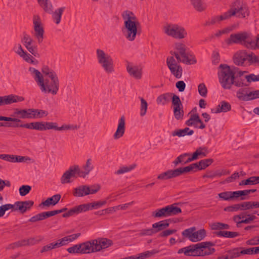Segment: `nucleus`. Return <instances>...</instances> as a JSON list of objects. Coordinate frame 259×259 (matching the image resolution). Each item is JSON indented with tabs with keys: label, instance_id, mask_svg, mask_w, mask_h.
Wrapping results in <instances>:
<instances>
[{
	"label": "nucleus",
	"instance_id": "obj_1",
	"mask_svg": "<svg viewBox=\"0 0 259 259\" xmlns=\"http://www.w3.org/2000/svg\"><path fill=\"white\" fill-rule=\"evenodd\" d=\"M29 71L42 93L53 96L58 94L60 81L57 75L50 78H44L40 72L34 68H29Z\"/></svg>",
	"mask_w": 259,
	"mask_h": 259
},
{
	"label": "nucleus",
	"instance_id": "obj_2",
	"mask_svg": "<svg viewBox=\"0 0 259 259\" xmlns=\"http://www.w3.org/2000/svg\"><path fill=\"white\" fill-rule=\"evenodd\" d=\"M122 17L124 20V25L122 29L123 34L128 41H134L137 35L140 34V23L135 14L131 11H124L122 14Z\"/></svg>",
	"mask_w": 259,
	"mask_h": 259
},
{
	"label": "nucleus",
	"instance_id": "obj_3",
	"mask_svg": "<svg viewBox=\"0 0 259 259\" xmlns=\"http://www.w3.org/2000/svg\"><path fill=\"white\" fill-rule=\"evenodd\" d=\"M226 42L228 45L239 44L248 49L256 50L259 49V35L253 38L249 33L246 32L231 34L230 37L226 40Z\"/></svg>",
	"mask_w": 259,
	"mask_h": 259
},
{
	"label": "nucleus",
	"instance_id": "obj_4",
	"mask_svg": "<svg viewBox=\"0 0 259 259\" xmlns=\"http://www.w3.org/2000/svg\"><path fill=\"white\" fill-rule=\"evenodd\" d=\"M174 51L170 52V56H174L177 61L186 64H194L196 63L195 57L188 51L186 45L181 42L175 43Z\"/></svg>",
	"mask_w": 259,
	"mask_h": 259
},
{
	"label": "nucleus",
	"instance_id": "obj_5",
	"mask_svg": "<svg viewBox=\"0 0 259 259\" xmlns=\"http://www.w3.org/2000/svg\"><path fill=\"white\" fill-rule=\"evenodd\" d=\"M235 73V69L231 68L227 64H221L219 65L218 75L219 81L224 89H231Z\"/></svg>",
	"mask_w": 259,
	"mask_h": 259
},
{
	"label": "nucleus",
	"instance_id": "obj_6",
	"mask_svg": "<svg viewBox=\"0 0 259 259\" xmlns=\"http://www.w3.org/2000/svg\"><path fill=\"white\" fill-rule=\"evenodd\" d=\"M96 58L100 66L107 74H111L115 71L114 61L112 57L102 49L96 50Z\"/></svg>",
	"mask_w": 259,
	"mask_h": 259
},
{
	"label": "nucleus",
	"instance_id": "obj_7",
	"mask_svg": "<svg viewBox=\"0 0 259 259\" xmlns=\"http://www.w3.org/2000/svg\"><path fill=\"white\" fill-rule=\"evenodd\" d=\"M226 13L229 19L233 16L240 19H245L250 15L249 8L247 4L241 0H236L232 3L230 8Z\"/></svg>",
	"mask_w": 259,
	"mask_h": 259
},
{
	"label": "nucleus",
	"instance_id": "obj_8",
	"mask_svg": "<svg viewBox=\"0 0 259 259\" xmlns=\"http://www.w3.org/2000/svg\"><path fill=\"white\" fill-rule=\"evenodd\" d=\"M163 30L166 35L177 39H182L188 36L185 28L177 24H167L163 26Z\"/></svg>",
	"mask_w": 259,
	"mask_h": 259
},
{
	"label": "nucleus",
	"instance_id": "obj_9",
	"mask_svg": "<svg viewBox=\"0 0 259 259\" xmlns=\"http://www.w3.org/2000/svg\"><path fill=\"white\" fill-rule=\"evenodd\" d=\"M176 203L168 205L152 212L151 216L153 218H163L177 215L181 213V209L176 206Z\"/></svg>",
	"mask_w": 259,
	"mask_h": 259
},
{
	"label": "nucleus",
	"instance_id": "obj_10",
	"mask_svg": "<svg viewBox=\"0 0 259 259\" xmlns=\"http://www.w3.org/2000/svg\"><path fill=\"white\" fill-rule=\"evenodd\" d=\"M215 244L210 241L201 242L194 244V248L191 251L194 250L193 256H203L213 254L215 250L213 246Z\"/></svg>",
	"mask_w": 259,
	"mask_h": 259
},
{
	"label": "nucleus",
	"instance_id": "obj_11",
	"mask_svg": "<svg viewBox=\"0 0 259 259\" xmlns=\"http://www.w3.org/2000/svg\"><path fill=\"white\" fill-rule=\"evenodd\" d=\"M196 231L195 227L185 230L182 232V235L186 238H188L192 242H197L203 240L206 235V232L205 229H202Z\"/></svg>",
	"mask_w": 259,
	"mask_h": 259
},
{
	"label": "nucleus",
	"instance_id": "obj_12",
	"mask_svg": "<svg viewBox=\"0 0 259 259\" xmlns=\"http://www.w3.org/2000/svg\"><path fill=\"white\" fill-rule=\"evenodd\" d=\"M174 56H169L166 59V64L171 73L177 78H180L182 76L183 68L178 64Z\"/></svg>",
	"mask_w": 259,
	"mask_h": 259
},
{
	"label": "nucleus",
	"instance_id": "obj_13",
	"mask_svg": "<svg viewBox=\"0 0 259 259\" xmlns=\"http://www.w3.org/2000/svg\"><path fill=\"white\" fill-rule=\"evenodd\" d=\"M1 126H7L10 127L13 126L14 127H24L30 130H35L38 131H45V122L42 121H37V122H33L31 123H27L25 124H19V123H16L15 125H11L10 123H0Z\"/></svg>",
	"mask_w": 259,
	"mask_h": 259
},
{
	"label": "nucleus",
	"instance_id": "obj_14",
	"mask_svg": "<svg viewBox=\"0 0 259 259\" xmlns=\"http://www.w3.org/2000/svg\"><path fill=\"white\" fill-rule=\"evenodd\" d=\"M45 131L49 130H55L56 131L64 130H77L79 126L76 124H63L61 126L58 127L56 122H45Z\"/></svg>",
	"mask_w": 259,
	"mask_h": 259
},
{
	"label": "nucleus",
	"instance_id": "obj_15",
	"mask_svg": "<svg viewBox=\"0 0 259 259\" xmlns=\"http://www.w3.org/2000/svg\"><path fill=\"white\" fill-rule=\"evenodd\" d=\"M34 36L36 38L38 43H41L44 39V30L42 26L41 20L38 16L33 17Z\"/></svg>",
	"mask_w": 259,
	"mask_h": 259
},
{
	"label": "nucleus",
	"instance_id": "obj_16",
	"mask_svg": "<svg viewBox=\"0 0 259 259\" xmlns=\"http://www.w3.org/2000/svg\"><path fill=\"white\" fill-rule=\"evenodd\" d=\"M24 98L14 94H10L7 96H0V106L10 105L14 103L24 101Z\"/></svg>",
	"mask_w": 259,
	"mask_h": 259
},
{
	"label": "nucleus",
	"instance_id": "obj_17",
	"mask_svg": "<svg viewBox=\"0 0 259 259\" xmlns=\"http://www.w3.org/2000/svg\"><path fill=\"white\" fill-rule=\"evenodd\" d=\"M189 116L190 117L189 119L186 121V125L189 126H193L195 128L200 129H204L205 127V125L200 118L199 114H193Z\"/></svg>",
	"mask_w": 259,
	"mask_h": 259
},
{
	"label": "nucleus",
	"instance_id": "obj_18",
	"mask_svg": "<svg viewBox=\"0 0 259 259\" xmlns=\"http://www.w3.org/2000/svg\"><path fill=\"white\" fill-rule=\"evenodd\" d=\"M34 202L32 200L24 201H17L15 203L13 210H19L21 213H24L27 210H29L33 205Z\"/></svg>",
	"mask_w": 259,
	"mask_h": 259
},
{
	"label": "nucleus",
	"instance_id": "obj_19",
	"mask_svg": "<svg viewBox=\"0 0 259 259\" xmlns=\"http://www.w3.org/2000/svg\"><path fill=\"white\" fill-rule=\"evenodd\" d=\"M125 132V118L121 116L118 120L117 129L113 135V138L117 140L122 137Z\"/></svg>",
	"mask_w": 259,
	"mask_h": 259
},
{
	"label": "nucleus",
	"instance_id": "obj_20",
	"mask_svg": "<svg viewBox=\"0 0 259 259\" xmlns=\"http://www.w3.org/2000/svg\"><path fill=\"white\" fill-rule=\"evenodd\" d=\"M126 70L133 77L137 79H140L142 78V69L140 67L128 63L126 65Z\"/></svg>",
	"mask_w": 259,
	"mask_h": 259
},
{
	"label": "nucleus",
	"instance_id": "obj_21",
	"mask_svg": "<svg viewBox=\"0 0 259 259\" xmlns=\"http://www.w3.org/2000/svg\"><path fill=\"white\" fill-rule=\"evenodd\" d=\"M94 240L96 244L95 248L97 252L113 245V241L106 238H98Z\"/></svg>",
	"mask_w": 259,
	"mask_h": 259
},
{
	"label": "nucleus",
	"instance_id": "obj_22",
	"mask_svg": "<svg viewBox=\"0 0 259 259\" xmlns=\"http://www.w3.org/2000/svg\"><path fill=\"white\" fill-rule=\"evenodd\" d=\"M78 170L77 167L70 166L69 168L66 170L61 178L60 181L63 184L69 183L71 182L70 179L72 177H75V171Z\"/></svg>",
	"mask_w": 259,
	"mask_h": 259
},
{
	"label": "nucleus",
	"instance_id": "obj_23",
	"mask_svg": "<svg viewBox=\"0 0 259 259\" xmlns=\"http://www.w3.org/2000/svg\"><path fill=\"white\" fill-rule=\"evenodd\" d=\"M248 54L245 51H239L237 52L234 55V63L239 66L243 65L246 60H248Z\"/></svg>",
	"mask_w": 259,
	"mask_h": 259
},
{
	"label": "nucleus",
	"instance_id": "obj_24",
	"mask_svg": "<svg viewBox=\"0 0 259 259\" xmlns=\"http://www.w3.org/2000/svg\"><path fill=\"white\" fill-rule=\"evenodd\" d=\"M81 253H90L97 252L96 250V244L95 240H91L85 242L80 243Z\"/></svg>",
	"mask_w": 259,
	"mask_h": 259
},
{
	"label": "nucleus",
	"instance_id": "obj_25",
	"mask_svg": "<svg viewBox=\"0 0 259 259\" xmlns=\"http://www.w3.org/2000/svg\"><path fill=\"white\" fill-rule=\"evenodd\" d=\"M208 153L207 148L206 147H200L196 149V150L193 153L191 157H188L187 159V162H191L193 160H196L199 157H205Z\"/></svg>",
	"mask_w": 259,
	"mask_h": 259
},
{
	"label": "nucleus",
	"instance_id": "obj_26",
	"mask_svg": "<svg viewBox=\"0 0 259 259\" xmlns=\"http://www.w3.org/2000/svg\"><path fill=\"white\" fill-rule=\"evenodd\" d=\"M246 73V71H239L234 74V79L232 81V85L234 84L237 87H242L243 86H247L248 84L245 82V78L244 74Z\"/></svg>",
	"mask_w": 259,
	"mask_h": 259
},
{
	"label": "nucleus",
	"instance_id": "obj_27",
	"mask_svg": "<svg viewBox=\"0 0 259 259\" xmlns=\"http://www.w3.org/2000/svg\"><path fill=\"white\" fill-rule=\"evenodd\" d=\"M229 19L226 12L221 15L213 16L210 17L206 22V26H211L219 25L221 23V21Z\"/></svg>",
	"mask_w": 259,
	"mask_h": 259
},
{
	"label": "nucleus",
	"instance_id": "obj_28",
	"mask_svg": "<svg viewBox=\"0 0 259 259\" xmlns=\"http://www.w3.org/2000/svg\"><path fill=\"white\" fill-rule=\"evenodd\" d=\"M85 207V204L75 206L69 210L66 213H64L63 217L64 218L68 217L75 214H78L82 212L87 211Z\"/></svg>",
	"mask_w": 259,
	"mask_h": 259
},
{
	"label": "nucleus",
	"instance_id": "obj_29",
	"mask_svg": "<svg viewBox=\"0 0 259 259\" xmlns=\"http://www.w3.org/2000/svg\"><path fill=\"white\" fill-rule=\"evenodd\" d=\"M231 105L226 101H222L217 108L211 109V111L213 113H219L220 112H226L231 110Z\"/></svg>",
	"mask_w": 259,
	"mask_h": 259
},
{
	"label": "nucleus",
	"instance_id": "obj_30",
	"mask_svg": "<svg viewBox=\"0 0 259 259\" xmlns=\"http://www.w3.org/2000/svg\"><path fill=\"white\" fill-rule=\"evenodd\" d=\"M88 185H81L74 189L73 194L75 197H82L89 195Z\"/></svg>",
	"mask_w": 259,
	"mask_h": 259
},
{
	"label": "nucleus",
	"instance_id": "obj_31",
	"mask_svg": "<svg viewBox=\"0 0 259 259\" xmlns=\"http://www.w3.org/2000/svg\"><path fill=\"white\" fill-rule=\"evenodd\" d=\"M169 225L168 220H165L154 223L152 225V228L154 229L155 233L160 231H163L166 229Z\"/></svg>",
	"mask_w": 259,
	"mask_h": 259
},
{
	"label": "nucleus",
	"instance_id": "obj_32",
	"mask_svg": "<svg viewBox=\"0 0 259 259\" xmlns=\"http://www.w3.org/2000/svg\"><path fill=\"white\" fill-rule=\"evenodd\" d=\"M178 177L176 169L174 170H168L162 172L157 176V179L160 180H166Z\"/></svg>",
	"mask_w": 259,
	"mask_h": 259
},
{
	"label": "nucleus",
	"instance_id": "obj_33",
	"mask_svg": "<svg viewBox=\"0 0 259 259\" xmlns=\"http://www.w3.org/2000/svg\"><path fill=\"white\" fill-rule=\"evenodd\" d=\"M197 164L192 163L187 166L184 167H180L176 169L178 177L185 173H187L190 171H196L197 168H198Z\"/></svg>",
	"mask_w": 259,
	"mask_h": 259
},
{
	"label": "nucleus",
	"instance_id": "obj_34",
	"mask_svg": "<svg viewBox=\"0 0 259 259\" xmlns=\"http://www.w3.org/2000/svg\"><path fill=\"white\" fill-rule=\"evenodd\" d=\"M193 134V130L190 129L189 127H185L184 129H179L174 131L171 135L174 137L178 136L179 137H182L186 136H191Z\"/></svg>",
	"mask_w": 259,
	"mask_h": 259
},
{
	"label": "nucleus",
	"instance_id": "obj_35",
	"mask_svg": "<svg viewBox=\"0 0 259 259\" xmlns=\"http://www.w3.org/2000/svg\"><path fill=\"white\" fill-rule=\"evenodd\" d=\"M61 197L60 194L54 195L52 197L48 198L45 201H43L40 205L48 207L50 205H55L59 201Z\"/></svg>",
	"mask_w": 259,
	"mask_h": 259
},
{
	"label": "nucleus",
	"instance_id": "obj_36",
	"mask_svg": "<svg viewBox=\"0 0 259 259\" xmlns=\"http://www.w3.org/2000/svg\"><path fill=\"white\" fill-rule=\"evenodd\" d=\"M172 93H166L159 95L156 99L158 105H164L170 101Z\"/></svg>",
	"mask_w": 259,
	"mask_h": 259
},
{
	"label": "nucleus",
	"instance_id": "obj_37",
	"mask_svg": "<svg viewBox=\"0 0 259 259\" xmlns=\"http://www.w3.org/2000/svg\"><path fill=\"white\" fill-rule=\"evenodd\" d=\"M65 8L63 7L52 11V19L56 24L58 25L61 22V17Z\"/></svg>",
	"mask_w": 259,
	"mask_h": 259
},
{
	"label": "nucleus",
	"instance_id": "obj_38",
	"mask_svg": "<svg viewBox=\"0 0 259 259\" xmlns=\"http://www.w3.org/2000/svg\"><path fill=\"white\" fill-rule=\"evenodd\" d=\"M107 203L106 200L95 201L92 203L85 204L86 210H92L93 209H98L105 205Z\"/></svg>",
	"mask_w": 259,
	"mask_h": 259
},
{
	"label": "nucleus",
	"instance_id": "obj_39",
	"mask_svg": "<svg viewBox=\"0 0 259 259\" xmlns=\"http://www.w3.org/2000/svg\"><path fill=\"white\" fill-rule=\"evenodd\" d=\"M218 236L224 237L229 238H233L239 236V233L237 232H231L227 231H220L216 233Z\"/></svg>",
	"mask_w": 259,
	"mask_h": 259
},
{
	"label": "nucleus",
	"instance_id": "obj_40",
	"mask_svg": "<svg viewBox=\"0 0 259 259\" xmlns=\"http://www.w3.org/2000/svg\"><path fill=\"white\" fill-rule=\"evenodd\" d=\"M38 4L45 12L49 14L52 13L53 6L49 0H42Z\"/></svg>",
	"mask_w": 259,
	"mask_h": 259
},
{
	"label": "nucleus",
	"instance_id": "obj_41",
	"mask_svg": "<svg viewBox=\"0 0 259 259\" xmlns=\"http://www.w3.org/2000/svg\"><path fill=\"white\" fill-rule=\"evenodd\" d=\"M213 159L211 158L203 159L198 162L195 163L198 165L197 170H202L206 168L207 166L210 165L213 162Z\"/></svg>",
	"mask_w": 259,
	"mask_h": 259
},
{
	"label": "nucleus",
	"instance_id": "obj_42",
	"mask_svg": "<svg viewBox=\"0 0 259 259\" xmlns=\"http://www.w3.org/2000/svg\"><path fill=\"white\" fill-rule=\"evenodd\" d=\"M136 167V164H133L129 166H123L120 167L115 172V174L116 175H119L128 172L134 169Z\"/></svg>",
	"mask_w": 259,
	"mask_h": 259
},
{
	"label": "nucleus",
	"instance_id": "obj_43",
	"mask_svg": "<svg viewBox=\"0 0 259 259\" xmlns=\"http://www.w3.org/2000/svg\"><path fill=\"white\" fill-rule=\"evenodd\" d=\"M192 4L196 10L202 12L206 9V5L201 0H191Z\"/></svg>",
	"mask_w": 259,
	"mask_h": 259
},
{
	"label": "nucleus",
	"instance_id": "obj_44",
	"mask_svg": "<svg viewBox=\"0 0 259 259\" xmlns=\"http://www.w3.org/2000/svg\"><path fill=\"white\" fill-rule=\"evenodd\" d=\"M42 76L44 78H50L57 75L56 73L53 70L49 68L47 66L43 67L42 68Z\"/></svg>",
	"mask_w": 259,
	"mask_h": 259
},
{
	"label": "nucleus",
	"instance_id": "obj_45",
	"mask_svg": "<svg viewBox=\"0 0 259 259\" xmlns=\"http://www.w3.org/2000/svg\"><path fill=\"white\" fill-rule=\"evenodd\" d=\"M210 226L211 229L214 230L229 229L230 228L229 225L220 222L212 223L210 225Z\"/></svg>",
	"mask_w": 259,
	"mask_h": 259
},
{
	"label": "nucleus",
	"instance_id": "obj_46",
	"mask_svg": "<svg viewBox=\"0 0 259 259\" xmlns=\"http://www.w3.org/2000/svg\"><path fill=\"white\" fill-rule=\"evenodd\" d=\"M193 248H194V244L180 249L178 250V253L179 254L184 253V254L186 255L193 256V254H194V250L191 251L192 250H193Z\"/></svg>",
	"mask_w": 259,
	"mask_h": 259
},
{
	"label": "nucleus",
	"instance_id": "obj_47",
	"mask_svg": "<svg viewBox=\"0 0 259 259\" xmlns=\"http://www.w3.org/2000/svg\"><path fill=\"white\" fill-rule=\"evenodd\" d=\"M173 109L175 118L177 120L182 119L184 114L183 106L173 107Z\"/></svg>",
	"mask_w": 259,
	"mask_h": 259
},
{
	"label": "nucleus",
	"instance_id": "obj_48",
	"mask_svg": "<svg viewBox=\"0 0 259 259\" xmlns=\"http://www.w3.org/2000/svg\"><path fill=\"white\" fill-rule=\"evenodd\" d=\"M240 250L239 247H236L227 251L229 258L234 259L240 257L241 256Z\"/></svg>",
	"mask_w": 259,
	"mask_h": 259
},
{
	"label": "nucleus",
	"instance_id": "obj_49",
	"mask_svg": "<svg viewBox=\"0 0 259 259\" xmlns=\"http://www.w3.org/2000/svg\"><path fill=\"white\" fill-rule=\"evenodd\" d=\"M48 115V111L41 109H36L33 108V118H41Z\"/></svg>",
	"mask_w": 259,
	"mask_h": 259
},
{
	"label": "nucleus",
	"instance_id": "obj_50",
	"mask_svg": "<svg viewBox=\"0 0 259 259\" xmlns=\"http://www.w3.org/2000/svg\"><path fill=\"white\" fill-rule=\"evenodd\" d=\"M141 101L140 105V116H144L146 115L148 108V103L143 98H140Z\"/></svg>",
	"mask_w": 259,
	"mask_h": 259
},
{
	"label": "nucleus",
	"instance_id": "obj_51",
	"mask_svg": "<svg viewBox=\"0 0 259 259\" xmlns=\"http://www.w3.org/2000/svg\"><path fill=\"white\" fill-rule=\"evenodd\" d=\"M28 239H23L12 244H11L9 245V249H14L17 247H19L24 246H28Z\"/></svg>",
	"mask_w": 259,
	"mask_h": 259
},
{
	"label": "nucleus",
	"instance_id": "obj_52",
	"mask_svg": "<svg viewBox=\"0 0 259 259\" xmlns=\"http://www.w3.org/2000/svg\"><path fill=\"white\" fill-rule=\"evenodd\" d=\"M33 41L30 42H27L26 44H24V46L30 53L36 56V55L37 54V47L33 45Z\"/></svg>",
	"mask_w": 259,
	"mask_h": 259
},
{
	"label": "nucleus",
	"instance_id": "obj_53",
	"mask_svg": "<svg viewBox=\"0 0 259 259\" xmlns=\"http://www.w3.org/2000/svg\"><path fill=\"white\" fill-rule=\"evenodd\" d=\"M241 214H243L244 218L245 217H247L245 219L241 220V222H242L244 224H249L256 218L253 214H249L247 212H242Z\"/></svg>",
	"mask_w": 259,
	"mask_h": 259
},
{
	"label": "nucleus",
	"instance_id": "obj_54",
	"mask_svg": "<svg viewBox=\"0 0 259 259\" xmlns=\"http://www.w3.org/2000/svg\"><path fill=\"white\" fill-rule=\"evenodd\" d=\"M248 92L247 90L244 89H239L236 93L237 97L242 101H247Z\"/></svg>",
	"mask_w": 259,
	"mask_h": 259
},
{
	"label": "nucleus",
	"instance_id": "obj_55",
	"mask_svg": "<svg viewBox=\"0 0 259 259\" xmlns=\"http://www.w3.org/2000/svg\"><path fill=\"white\" fill-rule=\"evenodd\" d=\"M229 173V172H227L225 170H222V171L217 170L213 172H210V173L208 174L207 175H206L205 177L208 178L212 179L216 177H220L222 176L227 175Z\"/></svg>",
	"mask_w": 259,
	"mask_h": 259
},
{
	"label": "nucleus",
	"instance_id": "obj_56",
	"mask_svg": "<svg viewBox=\"0 0 259 259\" xmlns=\"http://www.w3.org/2000/svg\"><path fill=\"white\" fill-rule=\"evenodd\" d=\"M254 184H256V176L251 177L246 180L241 181L239 183V185L242 186Z\"/></svg>",
	"mask_w": 259,
	"mask_h": 259
},
{
	"label": "nucleus",
	"instance_id": "obj_57",
	"mask_svg": "<svg viewBox=\"0 0 259 259\" xmlns=\"http://www.w3.org/2000/svg\"><path fill=\"white\" fill-rule=\"evenodd\" d=\"M158 251L153 250L152 251H146L144 252L141 253L139 254V256L135 258V259H144L147 257H149L152 255L157 253Z\"/></svg>",
	"mask_w": 259,
	"mask_h": 259
},
{
	"label": "nucleus",
	"instance_id": "obj_58",
	"mask_svg": "<svg viewBox=\"0 0 259 259\" xmlns=\"http://www.w3.org/2000/svg\"><path fill=\"white\" fill-rule=\"evenodd\" d=\"M171 97V102L173 107H181V106H183V104L180 100V97L178 96L172 94Z\"/></svg>",
	"mask_w": 259,
	"mask_h": 259
},
{
	"label": "nucleus",
	"instance_id": "obj_59",
	"mask_svg": "<svg viewBox=\"0 0 259 259\" xmlns=\"http://www.w3.org/2000/svg\"><path fill=\"white\" fill-rule=\"evenodd\" d=\"M240 210H246L253 208L252 201H245L239 203Z\"/></svg>",
	"mask_w": 259,
	"mask_h": 259
},
{
	"label": "nucleus",
	"instance_id": "obj_60",
	"mask_svg": "<svg viewBox=\"0 0 259 259\" xmlns=\"http://www.w3.org/2000/svg\"><path fill=\"white\" fill-rule=\"evenodd\" d=\"M14 208V205L11 204H6L5 205H3L0 206V218L4 216L6 211L12 209Z\"/></svg>",
	"mask_w": 259,
	"mask_h": 259
},
{
	"label": "nucleus",
	"instance_id": "obj_61",
	"mask_svg": "<svg viewBox=\"0 0 259 259\" xmlns=\"http://www.w3.org/2000/svg\"><path fill=\"white\" fill-rule=\"evenodd\" d=\"M31 189V186L29 185H23L20 187L19 191L20 195L24 196L29 193Z\"/></svg>",
	"mask_w": 259,
	"mask_h": 259
},
{
	"label": "nucleus",
	"instance_id": "obj_62",
	"mask_svg": "<svg viewBox=\"0 0 259 259\" xmlns=\"http://www.w3.org/2000/svg\"><path fill=\"white\" fill-rule=\"evenodd\" d=\"M198 90L199 94L203 97H205L207 96V89L203 83H201L199 84L198 87Z\"/></svg>",
	"mask_w": 259,
	"mask_h": 259
},
{
	"label": "nucleus",
	"instance_id": "obj_63",
	"mask_svg": "<svg viewBox=\"0 0 259 259\" xmlns=\"http://www.w3.org/2000/svg\"><path fill=\"white\" fill-rule=\"evenodd\" d=\"M68 252L70 253H81V246L80 244L74 245L67 249Z\"/></svg>",
	"mask_w": 259,
	"mask_h": 259
},
{
	"label": "nucleus",
	"instance_id": "obj_64",
	"mask_svg": "<svg viewBox=\"0 0 259 259\" xmlns=\"http://www.w3.org/2000/svg\"><path fill=\"white\" fill-rule=\"evenodd\" d=\"M220 198L224 200H232L231 191H226L220 193L218 195Z\"/></svg>",
	"mask_w": 259,
	"mask_h": 259
}]
</instances>
